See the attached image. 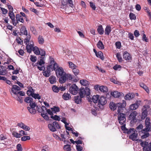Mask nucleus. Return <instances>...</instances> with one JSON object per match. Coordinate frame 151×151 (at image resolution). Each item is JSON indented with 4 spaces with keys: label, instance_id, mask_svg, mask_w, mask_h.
<instances>
[{
    "label": "nucleus",
    "instance_id": "nucleus-1",
    "mask_svg": "<svg viewBox=\"0 0 151 151\" xmlns=\"http://www.w3.org/2000/svg\"><path fill=\"white\" fill-rule=\"evenodd\" d=\"M53 68V70L55 71L56 74L58 77H60L65 74V72L63 68L61 67H59L57 63H55Z\"/></svg>",
    "mask_w": 151,
    "mask_h": 151
},
{
    "label": "nucleus",
    "instance_id": "nucleus-2",
    "mask_svg": "<svg viewBox=\"0 0 151 151\" xmlns=\"http://www.w3.org/2000/svg\"><path fill=\"white\" fill-rule=\"evenodd\" d=\"M107 101L106 97L102 96L99 98L97 106L99 108L102 110L104 109V107L105 105L107 103Z\"/></svg>",
    "mask_w": 151,
    "mask_h": 151
},
{
    "label": "nucleus",
    "instance_id": "nucleus-3",
    "mask_svg": "<svg viewBox=\"0 0 151 151\" xmlns=\"http://www.w3.org/2000/svg\"><path fill=\"white\" fill-rule=\"evenodd\" d=\"M145 128L142 130V132H145V131H151V123L149 117H147L145 120Z\"/></svg>",
    "mask_w": 151,
    "mask_h": 151
},
{
    "label": "nucleus",
    "instance_id": "nucleus-4",
    "mask_svg": "<svg viewBox=\"0 0 151 151\" xmlns=\"http://www.w3.org/2000/svg\"><path fill=\"white\" fill-rule=\"evenodd\" d=\"M140 145L142 147H143V151H151V142L148 143L146 141L142 142Z\"/></svg>",
    "mask_w": 151,
    "mask_h": 151
},
{
    "label": "nucleus",
    "instance_id": "nucleus-5",
    "mask_svg": "<svg viewBox=\"0 0 151 151\" xmlns=\"http://www.w3.org/2000/svg\"><path fill=\"white\" fill-rule=\"evenodd\" d=\"M118 119L119 123L121 125L124 124L126 121L125 114L122 112L118 113Z\"/></svg>",
    "mask_w": 151,
    "mask_h": 151
},
{
    "label": "nucleus",
    "instance_id": "nucleus-6",
    "mask_svg": "<svg viewBox=\"0 0 151 151\" xmlns=\"http://www.w3.org/2000/svg\"><path fill=\"white\" fill-rule=\"evenodd\" d=\"M126 106V102L123 100L122 103H118L116 104V106L117 108V112H122L124 110V108Z\"/></svg>",
    "mask_w": 151,
    "mask_h": 151
},
{
    "label": "nucleus",
    "instance_id": "nucleus-7",
    "mask_svg": "<svg viewBox=\"0 0 151 151\" xmlns=\"http://www.w3.org/2000/svg\"><path fill=\"white\" fill-rule=\"evenodd\" d=\"M78 88L75 84H73L69 88V91L72 94L74 95L78 93Z\"/></svg>",
    "mask_w": 151,
    "mask_h": 151
},
{
    "label": "nucleus",
    "instance_id": "nucleus-8",
    "mask_svg": "<svg viewBox=\"0 0 151 151\" xmlns=\"http://www.w3.org/2000/svg\"><path fill=\"white\" fill-rule=\"evenodd\" d=\"M121 129L124 131V133L130 134V135L135 131V129L133 128H130L129 129H128L124 125L121 126Z\"/></svg>",
    "mask_w": 151,
    "mask_h": 151
},
{
    "label": "nucleus",
    "instance_id": "nucleus-9",
    "mask_svg": "<svg viewBox=\"0 0 151 151\" xmlns=\"http://www.w3.org/2000/svg\"><path fill=\"white\" fill-rule=\"evenodd\" d=\"M51 65H49L47 67V70L44 71L43 72V74L44 76L46 77H48L50 76V72L51 71L53 70V68L51 67Z\"/></svg>",
    "mask_w": 151,
    "mask_h": 151
},
{
    "label": "nucleus",
    "instance_id": "nucleus-10",
    "mask_svg": "<svg viewBox=\"0 0 151 151\" xmlns=\"http://www.w3.org/2000/svg\"><path fill=\"white\" fill-rule=\"evenodd\" d=\"M129 138L134 141H137L139 138L137 131H135L132 134L130 135L129 136Z\"/></svg>",
    "mask_w": 151,
    "mask_h": 151
},
{
    "label": "nucleus",
    "instance_id": "nucleus-11",
    "mask_svg": "<svg viewBox=\"0 0 151 151\" xmlns=\"http://www.w3.org/2000/svg\"><path fill=\"white\" fill-rule=\"evenodd\" d=\"M138 113L136 111H133L131 113L129 116V120H132L134 122H135L136 121V116L137 115Z\"/></svg>",
    "mask_w": 151,
    "mask_h": 151
},
{
    "label": "nucleus",
    "instance_id": "nucleus-12",
    "mask_svg": "<svg viewBox=\"0 0 151 151\" xmlns=\"http://www.w3.org/2000/svg\"><path fill=\"white\" fill-rule=\"evenodd\" d=\"M111 94L114 98H119L121 97H123L124 96V94L122 92H119L117 91H114L111 92Z\"/></svg>",
    "mask_w": 151,
    "mask_h": 151
},
{
    "label": "nucleus",
    "instance_id": "nucleus-13",
    "mask_svg": "<svg viewBox=\"0 0 151 151\" xmlns=\"http://www.w3.org/2000/svg\"><path fill=\"white\" fill-rule=\"evenodd\" d=\"M142 115L141 118L142 119H144L146 117L147 115V108L145 106H143L142 109Z\"/></svg>",
    "mask_w": 151,
    "mask_h": 151
},
{
    "label": "nucleus",
    "instance_id": "nucleus-14",
    "mask_svg": "<svg viewBox=\"0 0 151 151\" xmlns=\"http://www.w3.org/2000/svg\"><path fill=\"white\" fill-rule=\"evenodd\" d=\"M26 45H27L26 46V49L27 52H28L30 53L31 52L32 50H33L34 47L33 42H30V45H29L28 44Z\"/></svg>",
    "mask_w": 151,
    "mask_h": 151
},
{
    "label": "nucleus",
    "instance_id": "nucleus-15",
    "mask_svg": "<svg viewBox=\"0 0 151 151\" xmlns=\"http://www.w3.org/2000/svg\"><path fill=\"white\" fill-rule=\"evenodd\" d=\"M135 96V95L133 93H129L126 95L124 99L126 100H130L132 99Z\"/></svg>",
    "mask_w": 151,
    "mask_h": 151
},
{
    "label": "nucleus",
    "instance_id": "nucleus-16",
    "mask_svg": "<svg viewBox=\"0 0 151 151\" xmlns=\"http://www.w3.org/2000/svg\"><path fill=\"white\" fill-rule=\"evenodd\" d=\"M21 90V88L18 86L16 85H13L12 88V91L15 94H17L16 91H19Z\"/></svg>",
    "mask_w": 151,
    "mask_h": 151
},
{
    "label": "nucleus",
    "instance_id": "nucleus-17",
    "mask_svg": "<svg viewBox=\"0 0 151 151\" xmlns=\"http://www.w3.org/2000/svg\"><path fill=\"white\" fill-rule=\"evenodd\" d=\"M123 58L126 60H131V57L129 53L127 51H125L123 53Z\"/></svg>",
    "mask_w": 151,
    "mask_h": 151
},
{
    "label": "nucleus",
    "instance_id": "nucleus-18",
    "mask_svg": "<svg viewBox=\"0 0 151 151\" xmlns=\"http://www.w3.org/2000/svg\"><path fill=\"white\" fill-rule=\"evenodd\" d=\"M148 131H145V132H142V130L141 132H140L139 135H141L142 134H143L141 136V138L142 139L145 138L150 136V134L148 132Z\"/></svg>",
    "mask_w": 151,
    "mask_h": 151
},
{
    "label": "nucleus",
    "instance_id": "nucleus-19",
    "mask_svg": "<svg viewBox=\"0 0 151 151\" xmlns=\"http://www.w3.org/2000/svg\"><path fill=\"white\" fill-rule=\"evenodd\" d=\"M97 46L99 49L101 50L104 49V45L103 42L100 40L98 42Z\"/></svg>",
    "mask_w": 151,
    "mask_h": 151
},
{
    "label": "nucleus",
    "instance_id": "nucleus-20",
    "mask_svg": "<svg viewBox=\"0 0 151 151\" xmlns=\"http://www.w3.org/2000/svg\"><path fill=\"white\" fill-rule=\"evenodd\" d=\"M99 90L101 92L103 93H106L108 91V89L107 87L106 86H102L99 87Z\"/></svg>",
    "mask_w": 151,
    "mask_h": 151
},
{
    "label": "nucleus",
    "instance_id": "nucleus-21",
    "mask_svg": "<svg viewBox=\"0 0 151 151\" xmlns=\"http://www.w3.org/2000/svg\"><path fill=\"white\" fill-rule=\"evenodd\" d=\"M79 94L80 96H81V98H83L84 97V95H85V91L84 88H81L79 90Z\"/></svg>",
    "mask_w": 151,
    "mask_h": 151
},
{
    "label": "nucleus",
    "instance_id": "nucleus-22",
    "mask_svg": "<svg viewBox=\"0 0 151 151\" xmlns=\"http://www.w3.org/2000/svg\"><path fill=\"white\" fill-rule=\"evenodd\" d=\"M99 98V95H94L92 97V100L94 103L97 104Z\"/></svg>",
    "mask_w": 151,
    "mask_h": 151
},
{
    "label": "nucleus",
    "instance_id": "nucleus-23",
    "mask_svg": "<svg viewBox=\"0 0 151 151\" xmlns=\"http://www.w3.org/2000/svg\"><path fill=\"white\" fill-rule=\"evenodd\" d=\"M60 77L59 80V82L61 83H65L67 80L65 75H62Z\"/></svg>",
    "mask_w": 151,
    "mask_h": 151
},
{
    "label": "nucleus",
    "instance_id": "nucleus-24",
    "mask_svg": "<svg viewBox=\"0 0 151 151\" xmlns=\"http://www.w3.org/2000/svg\"><path fill=\"white\" fill-rule=\"evenodd\" d=\"M81 98V96H75L74 99V101L77 104H79L81 103V98Z\"/></svg>",
    "mask_w": 151,
    "mask_h": 151
},
{
    "label": "nucleus",
    "instance_id": "nucleus-25",
    "mask_svg": "<svg viewBox=\"0 0 151 151\" xmlns=\"http://www.w3.org/2000/svg\"><path fill=\"white\" fill-rule=\"evenodd\" d=\"M136 104H133L129 106V109L132 110H135L138 108Z\"/></svg>",
    "mask_w": 151,
    "mask_h": 151
},
{
    "label": "nucleus",
    "instance_id": "nucleus-26",
    "mask_svg": "<svg viewBox=\"0 0 151 151\" xmlns=\"http://www.w3.org/2000/svg\"><path fill=\"white\" fill-rule=\"evenodd\" d=\"M62 97L63 99L65 100H68L71 98L70 94L68 93H64Z\"/></svg>",
    "mask_w": 151,
    "mask_h": 151
},
{
    "label": "nucleus",
    "instance_id": "nucleus-27",
    "mask_svg": "<svg viewBox=\"0 0 151 151\" xmlns=\"http://www.w3.org/2000/svg\"><path fill=\"white\" fill-rule=\"evenodd\" d=\"M140 86L143 88L147 93L149 92V90L147 86L143 83H139Z\"/></svg>",
    "mask_w": 151,
    "mask_h": 151
},
{
    "label": "nucleus",
    "instance_id": "nucleus-28",
    "mask_svg": "<svg viewBox=\"0 0 151 151\" xmlns=\"http://www.w3.org/2000/svg\"><path fill=\"white\" fill-rule=\"evenodd\" d=\"M80 83L81 85L85 86H88L90 83L88 81L84 79L80 80Z\"/></svg>",
    "mask_w": 151,
    "mask_h": 151
},
{
    "label": "nucleus",
    "instance_id": "nucleus-29",
    "mask_svg": "<svg viewBox=\"0 0 151 151\" xmlns=\"http://www.w3.org/2000/svg\"><path fill=\"white\" fill-rule=\"evenodd\" d=\"M34 92V90L32 87H30L27 91V93L28 95L32 96Z\"/></svg>",
    "mask_w": 151,
    "mask_h": 151
},
{
    "label": "nucleus",
    "instance_id": "nucleus-30",
    "mask_svg": "<svg viewBox=\"0 0 151 151\" xmlns=\"http://www.w3.org/2000/svg\"><path fill=\"white\" fill-rule=\"evenodd\" d=\"M111 31V27L109 26H107L105 28V35H109Z\"/></svg>",
    "mask_w": 151,
    "mask_h": 151
},
{
    "label": "nucleus",
    "instance_id": "nucleus-31",
    "mask_svg": "<svg viewBox=\"0 0 151 151\" xmlns=\"http://www.w3.org/2000/svg\"><path fill=\"white\" fill-rule=\"evenodd\" d=\"M97 31L99 34L101 35L103 34L104 30L101 25H100L98 26V27L97 29Z\"/></svg>",
    "mask_w": 151,
    "mask_h": 151
},
{
    "label": "nucleus",
    "instance_id": "nucleus-32",
    "mask_svg": "<svg viewBox=\"0 0 151 151\" xmlns=\"http://www.w3.org/2000/svg\"><path fill=\"white\" fill-rule=\"evenodd\" d=\"M27 109L29 112L31 114H35L36 112V110L34 108L27 107Z\"/></svg>",
    "mask_w": 151,
    "mask_h": 151
},
{
    "label": "nucleus",
    "instance_id": "nucleus-33",
    "mask_svg": "<svg viewBox=\"0 0 151 151\" xmlns=\"http://www.w3.org/2000/svg\"><path fill=\"white\" fill-rule=\"evenodd\" d=\"M48 127L49 129L52 132H54L56 131V129L54 127L52 124H48Z\"/></svg>",
    "mask_w": 151,
    "mask_h": 151
},
{
    "label": "nucleus",
    "instance_id": "nucleus-34",
    "mask_svg": "<svg viewBox=\"0 0 151 151\" xmlns=\"http://www.w3.org/2000/svg\"><path fill=\"white\" fill-rule=\"evenodd\" d=\"M49 81L51 84L55 83L56 81V77L54 76H51L49 78Z\"/></svg>",
    "mask_w": 151,
    "mask_h": 151
},
{
    "label": "nucleus",
    "instance_id": "nucleus-35",
    "mask_svg": "<svg viewBox=\"0 0 151 151\" xmlns=\"http://www.w3.org/2000/svg\"><path fill=\"white\" fill-rule=\"evenodd\" d=\"M33 50L35 54L37 55H39L40 54V52L39 51L40 49L39 48L36 47L35 46L34 47Z\"/></svg>",
    "mask_w": 151,
    "mask_h": 151
},
{
    "label": "nucleus",
    "instance_id": "nucleus-36",
    "mask_svg": "<svg viewBox=\"0 0 151 151\" xmlns=\"http://www.w3.org/2000/svg\"><path fill=\"white\" fill-rule=\"evenodd\" d=\"M20 31L22 34L27 35V31L25 26H23L21 28Z\"/></svg>",
    "mask_w": 151,
    "mask_h": 151
},
{
    "label": "nucleus",
    "instance_id": "nucleus-37",
    "mask_svg": "<svg viewBox=\"0 0 151 151\" xmlns=\"http://www.w3.org/2000/svg\"><path fill=\"white\" fill-rule=\"evenodd\" d=\"M110 104L109 107L111 110L114 111L116 109V104L114 103H110Z\"/></svg>",
    "mask_w": 151,
    "mask_h": 151
},
{
    "label": "nucleus",
    "instance_id": "nucleus-38",
    "mask_svg": "<svg viewBox=\"0 0 151 151\" xmlns=\"http://www.w3.org/2000/svg\"><path fill=\"white\" fill-rule=\"evenodd\" d=\"M51 109L54 113H56V112H58L60 111V108L58 107L54 106L53 108H51Z\"/></svg>",
    "mask_w": 151,
    "mask_h": 151
},
{
    "label": "nucleus",
    "instance_id": "nucleus-39",
    "mask_svg": "<svg viewBox=\"0 0 151 151\" xmlns=\"http://www.w3.org/2000/svg\"><path fill=\"white\" fill-rule=\"evenodd\" d=\"M16 18L18 21H19L22 23L24 22V19L19 14H17L16 15Z\"/></svg>",
    "mask_w": 151,
    "mask_h": 151
},
{
    "label": "nucleus",
    "instance_id": "nucleus-40",
    "mask_svg": "<svg viewBox=\"0 0 151 151\" xmlns=\"http://www.w3.org/2000/svg\"><path fill=\"white\" fill-rule=\"evenodd\" d=\"M97 56H96L97 57L101 59L102 60H104V58L103 56V54L102 52L101 51H99L97 54Z\"/></svg>",
    "mask_w": 151,
    "mask_h": 151
},
{
    "label": "nucleus",
    "instance_id": "nucleus-41",
    "mask_svg": "<svg viewBox=\"0 0 151 151\" xmlns=\"http://www.w3.org/2000/svg\"><path fill=\"white\" fill-rule=\"evenodd\" d=\"M33 100V99L32 97L30 96H28L26 97L24 99V101L27 103H30Z\"/></svg>",
    "mask_w": 151,
    "mask_h": 151
},
{
    "label": "nucleus",
    "instance_id": "nucleus-42",
    "mask_svg": "<svg viewBox=\"0 0 151 151\" xmlns=\"http://www.w3.org/2000/svg\"><path fill=\"white\" fill-rule=\"evenodd\" d=\"M31 36L30 35H28L26 37L24 40V43L27 45L28 43L29 44V41L30 39Z\"/></svg>",
    "mask_w": 151,
    "mask_h": 151
},
{
    "label": "nucleus",
    "instance_id": "nucleus-43",
    "mask_svg": "<svg viewBox=\"0 0 151 151\" xmlns=\"http://www.w3.org/2000/svg\"><path fill=\"white\" fill-rule=\"evenodd\" d=\"M68 63L69 65V68L72 69L74 68H77L78 67L76 65L74 64L72 62H68Z\"/></svg>",
    "mask_w": 151,
    "mask_h": 151
},
{
    "label": "nucleus",
    "instance_id": "nucleus-44",
    "mask_svg": "<svg viewBox=\"0 0 151 151\" xmlns=\"http://www.w3.org/2000/svg\"><path fill=\"white\" fill-rule=\"evenodd\" d=\"M63 149L65 151H70L71 150L70 145H65L63 147Z\"/></svg>",
    "mask_w": 151,
    "mask_h": 151
},
{
    "label": "nucleus",
    "instance_id": "nucleus-45",
    "mask_svg": "<svg viewBox=\"0 0 151 151\" xmlns=\"http://www.w3.org/2000/svg\"><path fill=\"white\" fill-rule=\"evenodd\" d=\"M32 96L35 99H41V96L39 94L35 93H34L32 95Z\"/></svg>",
    "mask_w": 151,
    "mask_h": 151
},
{
    "label": "nucleus",
    "instance_id": "nucleus-46",
    "mask_svg": "<svg viewBox=\"0 0 151 151\" xmlns=\"http://www.w3.org/2000/svg\"><path fill=\"white\" fill-rule=\"evenodd\" d=\"M52 124L56 129H59L60 128V126L59 124L57 122H53Z\"/></svg>",
    "mask_w": 151,
    "mask_h": 151
},
{
    "label": "nucleus",
    "instance_id": "nucleus-47",
    "mask_svg": "<svg viewBox=\"0 0 151 151\" xmlns=\"http://www.w3.org/2000/svg\"><path fill=\"white\" fill-rule=\"evenodd\" d=\"M50 117L51 118L56 121H60V118L57 115H55L54 116L52 115V116H50Z\"/></svg>",
    "mask_w": 151,
    "mask_h": 151
},
{
    "label": "nucleus",
    "instance_id": "nucleus-48",
    "mask_svg": "<svg viewBox=\"0 0 151 151\" xmlns=\"http://www.w3.org/2000/svg\"><path fill=\"white\" fill-rule=\"evenodd\" d=\"M38 42L40 44H42L44 42V40L42 36L39 35L38 38Z\"/></svg>",
    "mask_w": 151,
    "mask_h": 151
},
{
    "label": "nucleus",
    "instance_id": "nucleus-49",
    "mask_svg": "<svg viewBox=\"0 0 151 151\" xmlns=\"http://www.w3.org/2000/svg\"><path fill=\"white\" fill-rule=\"evenodd\" d=\"M84 89L86 95L87 96H89L90 94V89L88 87H86Z\"/></svg>",
    "mask_w": 151,
    "mask_h": 151
},
{
    "label": "nucleus",
    "instance_id": "nucleus-50",
    "mask_svg": "<svg viewBox=\"0 0 151 151\" xmlns=\"http://www.w3.org/2000/svg\"><path fill=\"white\" fill-rule=\"evenodd\" d=\"M12 135L14 137L16 138H20L21 137V134H19V133L14 132L13 131L12 132Z\"/></svg>",
    "mask_w": 151,
    "mask_h": 151
},
{
    "label": "nucleus",
    "instance_id": "nucleus-51",
    "mask_svg": "<svg viewBox=\"0 0 151 151\" xmlns=\"http://www.w3.org/2000/svg\"><path fill=\"white\" fill-rule=\"evenodd\" d=\"M73 72L75 76H76L78 74L79 70L77 68H75L73 69Z\"/></svg>",
    "mask_w": 151,
    "mask_h": 151
},
{
    "label": "nucleus",
    "instance_id": "nucleus-52",
    "mask_svg": "<svg viewBox=\"0 0 151 151\" xmlns=\"http://www.w3.org/2000/svg\"><path fill=\"white\" fill-rule=\"evenodd\" d=\"M122 67L120 65H116L113 67V69L115 70H120Z\"/></svg>",
    "mask_w": 151,
    "mask_h": 151
},
{
    "label": "nucleus",
    "instance_id": "nucleus-53",
    "mask_svg": "<svg viewBox=\"0 0 151 151\" xmlns=\"http://www.w3.org/2000/svg\"><path fill=\"white\" fill-rule=\"evenodd\" d=\"M9 14L10 18L12 21H14V19H15V16L13 12L9 13Z\"/></svg>",
    "mask_w": 151,
    "mask_h": 151
},
{
    "label": "nucleus",
    "instance_id": "nucleus-54",
    "mask_svg": "<svg viewBox=\"0 0 151 151\" xmlns=\"http://www.w3.org/2000/svg\"><path fill=\"white\" fill-rule=\"evenodd\" d=\"M116 57L118 61L119 62H121L122 61V59L121 56V55L120 53L119 52L117 53L116 54Z\"/></svg>",
    "mask_w": 151,
    "mask_h": 151
},
{
    "label": "nucleus",
    "instance_id": "nucleus-55",
    "mask_svg": "<svg viewBox=\"0 0 151 151\" xmlns=\"http://www.w3.org/2000/svg\"><path fill=\"white\" fill-rule=\"evenodd\" d=\"M30 139V137L28 136H24L22 137L21 138V140L22 141H25L29 140Z\"/></svg>",
    "mask_w": 151,
    "mask_h": 151
},
{
    "label": "nucleus",
    "instance_id": "nucleus-56",
    "mask_svg": "<svg viewBox=\"0 0 151 151\" xmlns=\"http://www.w3.org/2000/svg\"><path fill=\"white\" fill-rule=\"evenodd\" d=\"M41 115L46 120H48L49 119V118L47 115L46 112L41 113Z\"/></svg>",
    "mask_w": 151,
    "mask_h": 151
},
{
    "label": "nucleus",
    "instance_id": "nucleus-57",
    "mask_svg": "<svg viewBox=\"0 0 151 151\" xmlns=\"http://www.w3.org/2000/svg\"><path fill=\"white\" fill-rule=\"evenodd\" d=\"M31 31L35 35H37V32L35 28L33 26H31L30 27Z\"/></svg>",
    "mask_w": 151,
    "mask_h": 151
},
{
    "label": "nucleus",
    "instance_id": "nucleus-58",
    "mask_svg": "<svg viewBox=\"0 0 151 151\" xmlns=\"http://www.w3.org/2000/svg\"><path fill=\"white\" fill-rule=\"evenodd\" d=\"M53 91L55 92H58L60 90L59 88L56 86H53L52 87Z\"/></svg>",
    "mask_w": 151,
    "mask_h": 151
},
{
    "label": "nucleus",
    "instance_id": "nucleus-59",
    "mask_svg": "<svg viewBox=\"0 0 151 151\" xmlns=\"http://www.w3.org/2000/svg\"><path fill=\"white\" fill-rule=\"evenodd\" d=\"M130 19L131 20H135L136 19V17L135 14L132 13H130L129 14Z\"/></svg>",
    "mask_w": 151,
    "mask_h": 151
},
{
    "label": "nucleus",
    "instance_id": "nucleus-60",
    "mask_svg": "<svg viewBox=\"0 0 151 151\" xmlns=\"http://www.w3.org/2000/svg\"><path fill=\"white\" fill-rule=\"evenodd\" d=\"M65 75L66 77V79H68L69 80H72L73 77L71 75H70V74H66L65 73Z\"/></svg>",
    "mask_w": 151,
    "mask_h": 151
},
{
    "label": "nucleus",
    "instance_id": "nucleus-61",
    "mask_svg": "<svg viewBox=\"0 0 151 151\" xmlns=\"http://www.w3.org/2000/svg\"><path fill=\"white\" fill-rule=\"evenodd\" d=\"M146 9H145V11L147 13V15L150 17V19L151 20V14L150 9L147 8L146 7Z\"/></svg>",
    "mask_w": 151,
    "mask_h": 151
},
{
    "label": "nucleus",
    "instance_id": "nucleus-62",
    "mask_svg": "<svg viewBox=\"0 0 151 151\" xmlns=\"http://www.w3.org/2000/svg\"><path fill=\"white\" fill-rule=\"evenodd\" d=\"M44 58V57H42V59L40 60V61H38L37 63V64H39L40 65H41L42 64H44L45 62L44 61L43 59Z\"/></svg>",
    "mask_w": 151,
    "mask_h": 151
},
{
    "label": "nucleus",
    "instance_id": "nucleus-63",
    "mask_svg": "<svg viewBox=\"0 0 151 151\" xmlns=\"http://www.w3.org/2000/svg\"><path fill=\"white\" fill-rule=\"evenodd\" d=\"M39 51L40 52V55H41L42 57L45 55V51L44 50L42 49H40Z\"/></svg>",
    "mask_w": 151,
    "mask_h": 151
},
{
    "label": "nucleus",
    "instance_id": "nucleus-64",
    "mask_svg": "<svg viewBox=\"0 0 151 151\" xmlns=\"http://www.w3.org/2000/svg\"><path fill=\"white\" fill-rule=\"evenodd\" d=\"M30 59L32 62H35L37 61V59L36 57L31 55Z\"/></svg>",
    "mask_w": 151,
    "mask_h": 151
}]
</instances>
